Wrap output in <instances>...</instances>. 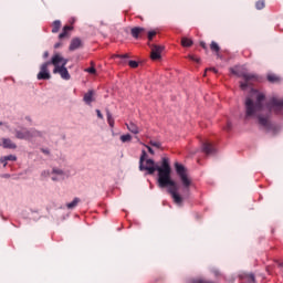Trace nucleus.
I'll return each instance as SVG.
<instances>
[{"instance_id": "58836bf2", "label": "nucleus", "mask_w": 283, "mask_h": 283, "mask_svg": "<svg viewBox=\"0 0 283 283\" xmlns=\"http://www.w3.org/2000/svg\"><path fill=\"white\" fill-rule=\"evenodd\" d=\"M231 127H232V124L230 122H228V124L226 126L227 132H229V129H231Z\"/></svg>"}, {"instance_id": "c9c22d12", "label": "nucleus", "mask_w": 283, "mask_h": 283, "mask_svg": "<svg viewBox=\"0 0 283 283\" xmlns=\"http://www.w3.org/2000/svg\"><path fill=\"white\" fill-rule=\"evenodd\" d=\"M115 59H129V55L128 54L115 55Z\"/></svg>"}, {"instance_id": "49530a36", "label": "nucleus", "mask_w": 283, "mask_h": 283, "mask_svg": "<svg viewBox=\"0 0 283 283\" xmlns=\"http://www.w3.org/2000/svg\"><path fill=\"white\" fill-rule=\"evenodd\" d=\"M214 275H220V272L219 271H214Z\"/></svg>"}, {"instance_id": "39448f33", "label": "nucleus", "mask_w": 283, "mask_h": 283, "mask_svg": "<svg viewBox=\"0 0 283 283\" xmlns=\"http://www.w3.org/2000/svg\"><path fill=\"white\" fill-rule=\"evenodd\" d=\"M176 167V171L181 180L182 186L186 189H189V187H191V179H189V177L187 176V169H185V166L180 165V164H175Z\"/></svg>"}, {"instance_id": "1a4fd4ad", "label": "nucleus", "mask_w": 283, "mask_h": 283, "mask_svg": "<svg viewBox=\"0 0 283 283\" xmlns=\"http://www.w3.org/2000/svg\"><path fill=\"white\" fill-rule=\"evenodd\" d=\"M145 32H147V30L143 27H134L133 29H130V34L133 39H143V36H145Z\"/></svg>"}, {"instance_id": "37998d69", "label": "nucleus", "mask_w": 283, "mask_h": 283, "mask_svg": "<svg viewBox=\"0 0 283 283\" xmlns=\"http://www.w3.org/2000/svg\"><path fill=\"white\" fill-rule=\"evenodd\" d=\"M250 280H251L252 282H255V275L250 274Z\"/></svg>"}, {"instance_id": "6e6552de", "label": "nucleus", "mask_w": 283, "mask_h": 283, "mask_svg": "<svg viewBox=\"0 0 283 283\" xmlns=\"http://www.w3.org/2000/svg\"><path fill=\"white\" fill-rule=\"evenodd\" d=\"M49 63H51V65H54V70H56V67H65V65H67V59L56 53L52 56Z\"/></svg>"}, {"instance_id": "4c0bfd02", "label": "nucleus", "mask_w": 283, "mask_h": 283, "mask_svg": "<svg viewBox=\"0 0 283 283\" xmlns=\"http://www.w3.org/2000/svg\"><path fill=\"white\" fill-rule=\"evenodd\" d=\"M62 45L63 44L61 42H57V43L54 44V48H55V50H59V48H61Z\"/></svg>"}, {"instance_id": "aec40b11", "label": "nucleus", "mask_w": 283, "mask_h": 283, "mask_svg": "<svg viewBox=\"0 0 283 283\" xmlns=\"http://www.w3.org/2000/svg\"><path fill=\"white\" fill-rule=\"evenodd\" d=\"M52 174H53L54 176H57V178H62V180L65 178V172H63V170H61V169L54 168V169L52 170Z\"/></svg>"}, {"instance_id": "0eeeda50", "label": "nucleus", "mask_w": 283, "mask_h": 283, "mask_svg": "<svg viewBox=\"0 0 283 283\" xmlns=\"http://www.w3.org/2000/svg\"><path fill=\"white\" fill-rule=\"evenodd\" d=\"M151 52H150V59L153 61H159L161 59L163 51L165 50V46L163 45H156L148 43Z\"/></svg>"}, {"instance_id": "f03ea898", "label": "nucleus", "mask_w": 283, "mask_h": 283, "mask_svg": "<svg viewBox=\"0 0 283 283\" xmlns=\"http://www.w3.org/2000/svg\"><path fill=\"white\" fill-rule=\"evenodd\" d=\"M139 170L148 171L150 176L158 171V186L161 189L169 187L168 193H170L175 205L182 207V197L178 193V185L176 181L171 180V166L169 165V158L164 157L161 159V166H158L153 159H147L146 163L139 164Z\"/></svg>"}, {"instance_id": "72a5a7b5", "label": "nucleus", "mask_w": 283, "mask_h": 283, "mask_svg": "<svg viewBox=\"0 0 283 283\" xmlns=\"http://www.w3.org/2000/svg\"><path fill=\"white\" fill-rule=\"evenodd\" d=\"M85 72H88V74H94L96 72V69L94 66H92V67L86 69Z\"/></svg>"}, {"instance_id": "ddd939ff", "label": "nucleus", "mask_w": 283, "mask_h": 283, "mask_svg": "<svg viewBox=\"0 0 283 283\" xmlns=\"http://www.w3.org/2000/svg\"><path fill=\"white\" fill-rule=\"evenodd\" d=\"M2 147L4 149H17V144H14L10 138H2Z\"/></svg>"}, {"instance_id": "473e14b6", "label": "nucleus", "mask_w": 283, "mask_h": 283, "mask_svg": "<svg viewBox=\"0 0 283 283\" xmlns=\"http://www.w3.org/2000/svg\"><path fill=\"white\" fill-rule=\"evenodd\" d=\"M142 145H144V147H146V149H148V151L151 154V156H154V148L153 147H150L149 145H145V144H143L142 143Z\"/></svg>"}, {"instance_id": "bb28decb", "label": "nucleus", "mask_w": 283, "mask_h": 283, "mask_svg": "<svg viewBox=\"0 0 283 283\" xmlns=\"http://www.w3.org/2000/svg\"><path fill=\"white\" fill-rule=\"evenodd\" d=\"M255 8H256V10H264V0H259L255 3Z\"/></svg>"}, {"instance_id": "de8ad7c7", "label": "nucleus", "mask_w": 283, "mask_h": 283, "mask_svg": "<svg viewBox=\"0 0 283 283\" xmlns=\"http://www.w3.org/2000/svg\"><path fill=\"white\" fill-rule=\"evenodd\" d=\"M4 178H10V175H4Z\"/></svg>"}, {"instance_id": "a878e982", "label": "nucleus", "mask_w": 283, "mask_h": 283, "mask_svg": "<svg viewBox=\"0 0 283 283\" xmlns=\"http://www.w3.org/2000/svg\"><path fill=\"white\" fill-rule=\"evenodd\" d=\"M268 81H269L270 83H279L280 78H279L277 75H275V74H269V75H268Z\"/></svg>"}, {"instance_id": "f257e3e1", "label": "nucleus", "mask_w": 283, "mask_h": 283, "mask_svg": "<svg viewBox=\"0 0 283 283\" xmlns=\"http://www.w3.org/2000/svg\"><path fill=\"white\" fill-rule=\"evenodd\" d=\"M264 93L252 90L251 96L245 99V116L256 118L261 127L269 129L271 127V112H274V114L283 112V99L273 97L264 107Z\"/></svg>"}, {"instance_id": "a19ab883", "label": "nucleus", "mask_w": 283, "mask_h": 283, "mask_svg": "<svg viewBox=\"0 0 283 283\" xmlns=\"http://www.w3.org/2000/svg\"><path fill=\"white\" fill-rule=\"evenodd\" d=\"M200 45H201V48H202L203 50H207V43L200 42Z\"/></svg>"}, {"instance_id": "c03bdc74", "label": "nucleus", "mask_w": 283, "mask_h": 283, "mask_svg": "<svg viewBox=\"0 0 283 283\" xmlns=\"http://www.w3.org/2000/svg\"><path fill=\"white\" fill-rule=\"evenodd\" d=\"M3 167H8V161H0Z\"/></svg>"}, {"instance_id": "79ce46f5", "label": "nucleus", "mask_w": 283, "mask_h": 283, "mask_svg": "<svg viewBox=\"0 0 283 283\" xmlns=\"http://www.w3.org/2000/svg\"><path fill=\"white\" fill-rule=\"evenodd\" d=\"M48 56H50V53L46 51V52L43 53V57L48 59Z\"/></svg>"}, {"instance_id": "9b49d317", "label": "nucleus", "mask_w": 283, "mask_h": 283, "mask_svg": "<svg viewBox=\"0 0 283 283\" xmlns=\"http://www.w3.org/2000/svg\"><path fill=\"white\" fill-rule=\"evenodd\" d=\"M202 151L203 154H206L207 156H211L213 154H216V148L213 147V144L209 143V142H205L202 144Z\"/></svg>"}, {"instance_id": "5701e85b", "label": "nucleus", "mask_w": 283, "mask_h": 283, "mask_svg": "<svg viewBox=\"0 0 283 283\" xmlns=\"http://www.w3.org/2000/svg\"><path fill=\"white\" fill-rule=\"evenodd\" d=\"M149 145L156 149H163V144L158 140L150 139Z\"/></svg>"}, {"instance_id": "2eb2a0df", "label": "nucleus", "mask_w": 283, "mask_h": 283, "mask_svg": "<svg viewBox=\"0 0 283 283\" xmlns=\"http://www.w3.org/2000/svg\"><path fill=\"white\" fill-rule=\"evenodd\" d=\"M126 127L130 134H140V128H138V125L134 124V122L126 124Z\"/></svg>"}, {"instance_id": "4be33fe9", "label": "nucleus", "mask_w": 283, "mask_h": 283, "mask_svg": "<svg viewBox=\"0 0 283 283\" xmlns=\"http://www.w3.org/2000/svg\"><path fill=\"white\" fill-rule=\"evenodd\" d=\"M106 116H107V123L109 127H114V117L112 116V113L109 109L106 111Z\"/></svg>"}, {"instance_id": "e433bc0d", "label": "nucleus", "mask_w": 283, "mask_h": 283, "mask_svg": "<svg viewBox=\"0 0 283 283\" xmlns=\"http://www.w3.org/2000/svg\"><path fill=\"white\" fill-rule=\"evenodd\" d=\"M97 118L103 119V113L99 109H96Z\"/></svg>"}, {"instance_id": "a18cd8bd", "label": "nucleus", "mask_w": 283, "mask_h": 283, "mask_svg": "<svg viewBox=\"0 0 283 283\" xmlns=\"http://www.w3.org/2000/svg\"><path fill=\"white\" fill-rule=\"evenodd\" d=\"M279 266L282 269V271H283V263H279Z\"/></svg>"}, {"instance_id": "393cba45", "label": "nucleus", "mask_w": 283, "mask_h": 283, "mask_svg": "<svg viewBox=\"0 0 283 283\" xmlns=\"http://www.w3.org/2000/svg\"><path fill=\"white\" fill-rule=\"evenodd\" d=\"M119 140H120L122 143H132V135H129V134L122 135V136L119 137Z\"/></svg>"}, {"instance_id": "f8f14e48", "label": "nucleus", "mask_w": 283, "mask_h": 283, "mask_svg": "<svg viewBox=\"0 0 283 283\" xmlns=\"http://www.w3.org/2000/svg\"><path fill=\"white\" fill-rule=\"evenodd\" d=\"M83 45V42L81 41V39L75 38L71 41V44L69 46V50L71 52H74V50H78V48H81Z\"/></svg>"}, {"instance_id": "4468645a", "label": "nucleus", "mask_w": 283, "mask_h": 283, "mask_svg": "<svg viewBox=\"0 0 283 283\" xmlns=\"http://www.w3.org/2000/svg\"><path fill=\"white\" fill-rule=\"evenodd\" d=\"M83 101L86 103V105H92V103H94V91H88L84 95Z\"/></svg>"}, {"instance_id": "2f4dec72", "label": "nucleus", "mask_w": 283, "mask_h": 283, "mask_svg": "<svg viewBox=\"0 0 283 283\" xmlns=\"http://www.w3.org/2000/svg\"><path fill=\"white\" fill-rule=\"evenodd\" d=\"M214 72V74H218V70L216 67H210V69H206V72L203 74V76H207V72Z\"/></svg>"}, {"instance_id": "c85d7f7f", "label": "nucleus", "mask_w": 283, "mask_h": 283, "mask_svg": "<svg viewBox=\"0 0 283 283\" xmlns=\"http://www.w3.org/2000/svg\"><path fill=\"white\" fill-rule=\"evenodd\" d=\"M188 59L190 61H193L195 63H200V57H196V55H193V54H189Z\"/></svg>"}, {"instance_id": "6ab92c4d", "label": "nucleus", "mask_w": 283, "mask_h": 283, "mask_svg": "<svg viewBox=\"0 0 283 283\" xmlns=\"http://www.w3.org/2000/svg\"><path fill=\"white\" fill-rule=\"evenodd\" d=\"M72 31V27L65 25L63 31L60 33L59 39H65L67 36V32Z\"/></svg>"}, {"instance_id": "dca6fc26", "label": "nucleus", "mask_w": 283, "mask_h": 283, "mask_svg": "<svg viewBox=\"0 0 283 283\" xmlns=\"http://www.w3.org/2000/svg\"><path fill=\"white\" fill-rule=\"evenodd\" d=\"M78 202H81V199L78 197H75L73 201L66 203L67 209H75V207L78 206Z\"/></svg>"}, {"instance_id": "b1692460", "label": "nucleus", "mask_w": 283, "mask_h": 283, "mask_svg": "<svg viewBox=\"0 0 283 283\" xmlns=\"http://www.w3.org/2000/svg\"><path fill=\"white\" fill-rule=\"evenodd\" d=\"M210 50L218 54V52H220V45H218L216 41H212L210 44Z\"/></svg>"}, {"instance_id": "7c9ffc66", "label": "nucleus", "mask_w": 283, "mask_h": 283, "mask_svg": "<svg viewBox=\"0 0 283 283\" xmlns=\"http://www.w3.org/2000/svg\"><path fill=\"white\" fill-rule=\"evenodd\" d=\"M155 36H156V31L148 32V40L149 41H153Z\"/></svg>"}, {"instance_id": "412c9836", "label": "nucleus", "mask_w": 283, "mask_h": 283, "mask_svg": "<svg viewBox=\"0 0 283 283\" xmlns=\"http://www.w3.org/2000/svg\"><path fill=\"white\" fill-rule=\"evenodd\" d=\"M59 30H61V21L55 20L53 22V28H52L53 34H56V32H59Z\"/></svg>"}, {"instance_id": "423d86ee", "label": "nucleus", "mask_w": 283, "mask_h": 283, "mask_svg": "<svg viewBox=\"0 0 283 283\" xmlns=\"http://www.w3.org/2000/svg\"><path fill=\"white\" fill-rule=\"evenodd\" d=\"M51 62H45L40 66V72L38 73V81H50L52 78V75L50 74V67Z\"/></svg>"}, {"instance_id": "f3484780", "label": "nucleus", "mask_w": 283, "mask_h": 283, "mask_svg": "<svg viewBox=\"0 0 283 283\" xmlns=\"http://www.w3.org/2000/svg\"><path fill=\"white\" fill-rule=\"evenodd\" d=\"M181 45H182V48H191V45H193V40H191L189 38H182Z\"/></svg>"}, {"instance_id": "c756f323", "label": "nucleus", "mask_w": 283, "mask_h": 283, "mask_svg": "<svg viewBox=\"0 0 283 283\" xmlns=\"http://www.w3.org/2000/svg\"><path fill=\"white\" fill-rule=\"evenodd\" d=\"M128 65H129V67L136 69V67H138V62H136V61H134V60H130V61L128 62Z\"/></svg>"}, {"instance_id": "20e7f679", "label": "nucleus", "mask_w": 283, "mask_h": 283, "mask_svg": "<svg viewBox=\"0 0 283 283\" xmlns=\"http://www.w3.org/2000/svg\"><path fill=\"white\" fill-rule=\"evenodd\" d=\"M15 138L18 140H29L32 142L33 138H42L43 133L40 130H36L34 128L28 129V128H22V129H15L14 130Z\"/></svg>"}, {"instance_id": "f704fd0d", "label": "nucleus", "mask_w": 283, "mask_h": 283, "mask_svg": "<svg viewBox=\"0 0 283 283\" xmlns=\"http://www.w3.org/2000/svg\"><path fill=\"white\" fill-rule=\"evenodd\" d=\"M51 179H52L53 181L63 180V178H61V177H59V175H54V174H53V176L51 177Z\"/></svg>"}, {"instance_id": "7ed1b4c3", "label": "nucleus", "mask_w": 283, "mask_h": 283, "mask_svg": "<svg viewBox=\"0 0 283 283\" xmlns=\"http://www.w3.org/2000/svg\"><path fill=\"white\" fill-rule=\"evenodd\" d=\"M231 72L232 74H235V76H239V78L245 81L240 83L241 90H247V87H249V83H252V81H258V75L247 72L242 67L232 69Z\"/></svg>"}, {"instance_id": "cd10ccee", "label": "nucleus", "mask_w": 283, "mask_h": 283, "mask_svg": "<svg viewBox=\"0 0 283 283\" xmlns=\"http://www.w3.org/2000/svg\"><path fill=\"white\" fill-rule=\"evenodd\" d=\"M146 158H147V151L143 150L142 156L139 158V165H143V163H145Z\"/></svg>"}, {"instance_id": "ea45409f", "label": "nucleus", "mask_w": 283, "mask_h": 283, "mask_svg": "<svg viewBox=\"0 0 283 283\" xmlns=\"http://www.w3.org/2000/svg\"><path fill=\"white\" fill-rule=\"evenodd\" d=\"M42 176H44V178H48V176H50V171H45V170H44V171L42 172Z\"/></svg>"}, {"instance_id": "9d476101", "label": "nucleus", "mask_w": 283, "mask_h": 283, "mask_svg": "<svg viewBox=\"0 0 283 283\" xmlns=\"http://www.w3.org/2000/svg\"><path fill=\"white\" fill-rule=\"evenodd\" d=\"M53 74H60L61 78L64 81H70V72L67 71V67L61 66L53 70Z\"/></svg>"}, {"instance_id": "a211bd4d", "label": "nucleus", "mask_w": 283, "mask_h": 283, "mask_svg": "<svg viewBox=\"0 0 283 283\" xmlns=\"http://www.w3.org/2000/svg\"><path fill=\"white\" fill-rule=\"evenodd\" d=\"M8 161H11V163L17 161V156L9 155V156H3L0 158V163H8Z\"/></svg>"}]
</instances>
